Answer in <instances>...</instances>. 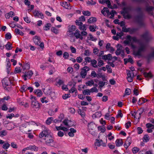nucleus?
<instances>
[{
	"mask_svg": "<svg viewBox=\"0 0 154 154\" xmlns=\"http://www.w3.org/2000/svg\"><path fill=\"white\" fill-rule=\"evenodd\" d=\"M144 15L143 13L137 15L135 17L136 21L141 27H145L146 26V23L143 21Z\"/></svg>",
	"mask_w": 154,
	"mask_h": 154,
	"instance_id": "obj_1",
	"label": "nucleus"
},
{
	"mask_svg": "<svg viewBox=\"0 0 154 154\" xmlns=\"http://www.w3.org/2000/svg\"><path fill=\"white\" fill-rule=\"evenodd\" d=\"M42 131L39 135V137L40 138H42L44 136L45 137L51 135L50 134L51 131L48 128L44 125L42 126Z\"/></svg>",
	"mask_w": 154,
	"mask_h": 154,
	"instance_id": "obj_2",
	"label": "nucleus"
},
{
	"mask_svg": "<svg viewBox=\"0 0 154 154\" xmlns=\"http://www.w3.org/2000/svg\"><path fill=\"white\" fill-rule=\"evenodd\" d=\"M141 37L146 42H149L152 39V35L148 31H146L142 34Z\"/></svg>",
	"mask_w": 154,
	"mask_h": 154,
	"instance_id": "obj_3",
	"label": "nucleus"
},
{
	"mask_svg": "<svg viewBox=\"0 0 154 154\" xmlns=\"http://www.w3.org/2000/svg\"><path fill=\"white\" fill-rule=\"evenodd\" d=\"M44 139L46 144L48 146H54L55 145L53 137L51 135L45 137Z\"/></svg>",
	"mask_w": 154,
	"mask_h": 154,
	"instance_id": "obj_4",
	"label": "nucleus"
},
{
	"mask_svg": "<svg viewBox=\"0 0 154 154\" xmlns=\"http://www.w3.org/2000/svg\"><path fill=\"white\" fill-rule=\"evenodd\" d=\"M146 49L145 46L143 45L138 48L137 51L134 52V54L136 56H141L142 55V52L145 51Z\"/></svg>",
	"mask_w": 154,
	"mask_h": 154,
	"instance_id": "obj_5",
	"label": "nucleus"
},
{
	"mask_svg": "<svg viewBox=\"0 0 154 154\" xmlns=\"http://www.w3.org/2000/svg\"><path fill=\"white\" fill-rule=\"evenodd\" d=\"M138 29L134 28H126L125 26L122 27V31L125 32H129L130 34H132L135 32Z\"/></svg>",
	"mask_w": 154,
	"mask_h": 154,
	"instance_id": "obj_6",
	"label": "nucleus"
},
{
	"mask_svg": "<svg viewBox=\"0 0 154 154\" xmlns=\"http://www.w3.org/2000/svg\"><path fill=\"white\" fill-rule=\"evenodd\" d=\"M2 82L3 85L4 87L6 88L7 87H8L7 88H10L11 85V82L10 79L8 78H4L2 80Z\"/></svg>",
	"mask_w": 154,
	"mask_h": 154,
	"instance_id": "obj_7",
	"label": "nucleus"
},
{
	"mask_svg": "<svg viewBox=\"0 0 154 154\" xmlns=\"http://www.w3.org/2000/svg\"><path fill=\"white\" fill-rule=\"evenodd\" d=\"M127 8L124 7L122 8L123 11H121V14L123 16L124 18L125 19H130L131 17V16L128 14V11H126Z\"/></svg>",
	"mask_w": 154,
	"mask_h": 154,
	"instance_id": "obj_8",
	"label": "nucleus"
},
{
	"mask_svg": "<svg viewBox=\"0 0 154 154\" xmlns=\"http://www.w3.org/2000/svg\"><path fill=\"white\" fill-rule=\"evenodd\" d=\"M90 70L89 68L87 66H84L82 68L80 73L81 76L83 78H85L87 75V72Z\"/></svg>",
	"mask_w": 154,
	"mask_h": 154,
	"instance_id": "obj_9",
	"label": "nucleus"
},
{
	"mask_svg": "<svg viewBox=\"0 0 154 154\" xmlns=\"http://www.w3.org/2000/svg\"><path fill=\"white\" fill-rule=\"evenodd\" d=\"M31 107L33 109H38L40 108V104L36 99L32 100L31 103Z\"/></svg>",
	"mask_w": 154,
	"mask_h": 154,
	"instance_id": "obj_10",
	"label": "nucleus"
},
{
	"mask_svg": "<svg viewBox=\"0 0 154 154\" xmlns=\"http://www.w3.org/2000/svg\"><path fill=\"white\" fill-rule=\"evenodd\" d=\"M128 77L127 78L128 81L129 82H131L133 81L132 78L134 77L133 72L130 71H129L127 72Z\"/></svg>",
	"mask_w": 154,
	"mask_h": 154,
	"instance_id": "obj_11",
	"label": "nucleus"
},
{
	"mask_svg": "<svg viewBox=\"0 0 154 154\" xmlns=\"http://www.w3.org/2000/svg\"><path fill=\"white\" fill-rule=\"evenodd\" d=\"M74 36L75 37L76 39H80L81 40H82L83 39V37H82L80 34V31L78 29H76L75 32H74Z\"/></svg>",
	"mask_w": 154,
	"mask_h": 154,
	"instance_id": "obj_12",
	"label": "nucleus"
},
{
	"mask_svg": "<svg viewBox=\"0 0 154 154\" xmlns=\"http://www.w3.org/2000/svg\"><path fill=\"white\" fill-rule=\"evenodd\" d=\"M33 14L35 17H38L41 18L42 19L44 17L43 14L42 13L39 12L38 11L35 10L33 12Z\"/></svg>",
	"mask_w": 154,
	"mask_h": 154,
	"instance_id": "obj_13",
	"label": "nucleus"
},
{
	"mask_svg": "<svg viewBox=\"0 0 154 154\" xmlns=\"http://www.w3.org/2000/svg\"><path fill=\"white\" fill-rule=\"evenodd\" d=\"M126 39L131 41L132 40L134 42H138V40L136 37L135 36L132 37L130 35H128L126 36Z\"/></svg>",
	"mask_w": 154,
	"mask_h": 154,
	"instance_id": "obj_14",
	"label": "nucleus"
},
{
	"mask_svg": "<svg viewBox=\"0 0 154 154\" xmlns=\"http://www.w3.org/2000/svg\"><path fill=\"white\" fill-rule=\"evenodd\" d=\"M112 58V55L110 54H109L107 55L105 54L102 56V59L105 60H110Z\"/></svg>",
	"mask_w": 154,
	"mask_h": 154,
	"instance_id": "obj_15",
	"label": "nucleus"
},
{
	"mask_svg": "<svg viewBox=\"0 0 154 154\" xmlns=\"http://www.w3.org/2000/svg\"><path fill=\"white\" fill-rule=\"evenodd\" d=\"M33 41L35 45H38L41 42L40 38L37 36H35L33 38Z\"/></svg>",
	"mask_w": 154,
	"mask_h": 154,
	"instance_id": "obj_16",
	"label": "nucleus"
},
{
	"mask_svg": "<svg viewBox=\"0 0 154 154\" xmlns=\"http://www.w3.org/2000/svg\"><path fill=\"white\" fill-rule=\"evenodd\" d=\"M50 70L49 72V74L51 75L56 71L55 68L51 65H49L48 66Z\"/></svg>",
	"mask_w": 154,
	"mask_h": 154,
	"instance_id": "obj_17",
	"label": "nucleus"
},
{
	"mask_svg": "<svg viewBox=\"0 0 154 154\" xmlns=\"http://www.w3.org/2000/svg\"><path fill=\"white\" fill-rule=\"evenodd\" d=\"M154 9V8L152 6H146V10L149 14L151 15H152L153 13L152 12H151V11H152Z\"/></svg>",
	"mask_w": 154,
	"mask_h": 154,
	"instance_id": "obj_18",
	"label": "nucleus"
},
{
	"mask_svg": "<svg viewBox=\"0 0 154 154\" xmlns=\"http://www.w3.org/2000/svg\"><path fill=\"white\" fill-rule=\"evenodd\" d=\"M115 143L116 146L119 147L123 145V142L122 139L120 140L119 139H117L115 142Z\"/></svg>",
	"mask_w": 154,
	"mask_h": 154,
	"instance_id": "obj_19",
	"label": "nucleus"
},
{
	"mask_svg": "<svg viewBox=\"0 0 154 154\" xmlns=\"http://www.w3.org/2000/svg\"><path fill=\"white\" fill-rule=\"evenodd\" d=\"M29 150L30 149L32 151H37L38 149V148L35 145H29L28 146Z\"/></svg>",
	"mask_w": 154,
	"mask_h": 154,
	"instance_id": "obj_20",
	"label": "nucleus"
},
{
	"mask_svg": "<svg viewBox=\"0 0 154 154\" xmlns=\"http://www.w3.org/2000/svg\"><path fill=\"white\" fill-rule=\"evenodd\" d=\"M34 94H36L37 97H40L42 94V92L41 90L36 89L34 91Z\"/></svg>",
	"mask_w": 154,
	"mask_h": 154,
	"instance_id": "obj_21",
	"label": "nucleus"
},
{
	"mask_svg": "<svg viewBox=\"0 0 154 154\" xmlns=\"http://www.w3.org/2000/svg\"><path fill=\"white\" fill-rule=\"evenodd\" d=\"M85 62L82 63V64L84 65H87L88 63H89L91 62V60L90 57H87L85 58Z\"/></svg>",
	"mask_w": 154,
	"mask_h": 154,
	"instance_id": "obj_22",
	"label": "nucleus"
},
{
	"mask_svg": "<svg viewBox=\"0 0 154 154\" xmlns=\"http://www.w3.org/2000/svg\"><path fill=\"white\" fill-rule=\"evenodd\" d=\"M30 67V65L29 63H27L23 64L22 66L23 70V71L25 70L26 69H29Z\"/></svg>",
	"mask_w": 154,
	"mask_h": 154,
	"instance_id": "obj_23",
	"label": "nucleus"
},
{
	"mask_svg": "<svg viewBox=\"0 0 154 154\" xmlns=\"http://www.w3.org/2000/svg\"><path fill=\"white\" fill-rule=\"evenodd\" d=\"M103 143V141L102 140L96 139V142L94 143V144L95 146H100L102 145V144Z\"/></svg>",
	"mask_w": 154,
	"mask_h": 154,
	"instance_id": "obj_24",
	"label": "nucleus"
},
{
	"mask_svg": "<svg viewBox=\"0 0 154 154\" xmlns=\"http://www.w3.org/2000/svg\"><path fill=\"white\" fill-rule=\"evenodd\" d=\"M96 125L93 122H91L88 124V127L89 129L93 130L94 129Z\"/></svg>",
	"mask_w": 154,
	"mask_h": 154,
	"instance_id": "obj_25",
	"label": "nucleus"
},
{
	"mask_svg": "<svg viewBox=\"0 0 154 154\" xmlns=\"http://www.w3.org/2000/svg\"><path fill=\"white\" fill-rule=\"evenodd\" d=\"M6 49L8 50H11L13 47H12V44L10 42H8L7 44L5 45Z\"/></svg>",
	"mask_w": 154,
	"mask_h": 154,
	"instance_id": "obj_26",
	"label": "nucleus"
},
{
	"mask_svg": "<svg viewBox=\"0 0 154 154\" xmlns=\"http://www.w3.org/2000/svg\"><path fill=\"white\" fill-rule=\"evenodd\" d=\"M147 101V100L144 98H140L139 99L138 102V104L139 105H141L142 104L146 102Z\"/></svg>",
	"mask_w": 154,
	"mask_h": 154,
	"instance_id": "obj_27",
	"label": "nucleus"
},
{
	"mask_svg": "<svg viewBox=\"0 0 154 154\" xmlns=\"http://www.w3.org/2000/svg\"><path fill=\"white\" fill-rule=\"evenodd\" d=\"M68 31L70 32H73L74 31H75L76 28L75 26L74 25H72L69 26H68Z\"/></svg>",
	"mask_w": 154,
	"mask_h": 154,
	"instance_id": "obj_28",
	"label": "nucleus"
},
{
	"mask_svg": "<svg viewBox=\"0 0 154 154\" xmlns=\"http://www.w3.org/2000/svg\"><path fill=\"white\" fill-rule=\"evenodd\" d=\"M150 138L148 134L145 135L143 138V140L144 142H147L149 141Z\"/></svg>",
	"mask_w": 154,
	"mask_h": 154,
	"instance_id": "obj_29",
	"label": "nucleus"
},
{
	"mask_svg": "<svg viewBox=\"0 0 154 154\" xmlns=\"http://www.w3.org/2000/svg\"><path fill=\"white\" fill-rule=\"evenodd\" d=\"M105 12H106L108 14L109 13V12L108 8L104 7L101 11V13L104 15L106 14L105 13Z\"/></svg>",
	"mask_w": 154,
	"mask_h": 154,
	"instance_id": "obj_30",
	"label": "nucleus"
},
{
	"mask_svg": "<svg viewBox=\"0 0 154 154\" xmlns=\"http://www.w3.org/2000/svg\"><path fill=\"white\" fill-rule=\"evenodd\" d=\"M97 21V19L96 18L94 17H91L90 18L88 21V22L90 23H92L95 22Z\"/></svg>",
	"mask_w": 154,
	"mask_h": 154,
	"instance_id": "obj_31",
	"label": "nucleus"
},
{
	"mask_svg": "<svg viewBox=\"0 0 154 154\" xmlns=\"http://www.w3.org/2000/svg\"><path fill=\"white\" fill-rule=\"evenodd\" d=\"M51 24L50 23H48L44 26L43 27L44 30L48 31L50 29V28L51 27Z\"/></svg>",
	"mask_w": 154,
	"mask_h": 154,
	"instance_id": "obj_32",
	"label": "nucleus"
},
{
	"mask_svg": "<svg viewBox=\"0 0 154 154\" xmlns=\"http://www.w3.org/2000/svg\"><path fill=\"white\" fill-rule=\"evenodd\" d=\"M15 32L16 33V34L19 35L21 36H23L24 34V33L22 31L17 28L15 29Z\"/></svg>",
	"mask_w": 154,
	"mask_h": 154,
	"instance_id": "obj_33",
	"label": "nucleus"
},
{
	"mask_svg": "<svg viewBox=\"0 0 154 154\" xmlns=\"http://www.w3.org/2000/svg\"><path fill=\"white\" fill-rule=\"evenodd\" d=\"M91 63L92 66L94 67L97 68V66L96 65L97 63V61L95 59L91 60Z\"/></svg>",
	"mask_w": 154,
	"mask_h": 154,
	"instance_id": "obj_34",
	"label": "nucleus"
},
{
	"mask_svg": "<svg viewBox=\"0 0 154 154\" xmlns=\"http://www.w3.org/2000/svg\"><path fill=\"white\" fill-rule=\"evenodd\" d=\"M101 113L100 112H97L94 114H93L92 117H95V118H99L101 116Z\"/></svg>",
	"mask_w": 154,
	"mask_h": 154,
	"instance_id": "obj_35",
	"label": "nucleus"
},
{
	"mask_svg": "<svg viewBox=\"0 0 154 154\" xmlns=\"http://www.w3.org/2000/svg\"><path fill=\"white\" fill-rule=\"evenodd\" d=\"M133 2L142 3H147V0H131Z\"/></svg>",
	"mask_w": 154,
	"mask_h": 154,
	"instance_id": "obj_36",
	"label": "nucleus"
},
{
	"mask_svg": "<svg viewBox=\"0 0 154 154\" xmlns=\"http://www.w3.org/2000/svg\"><path fill=\"white\" fill-rule=\"evenodd\" d=\"M86 84L87 86H91L92 85H94V82L93 80H91L88 81L87 82H86Z\"/></svg>",
	"mask_w": 154,
	"mask_h": 154,
	"instance_id": "obj_37",
	"label": "nucleus"
},
{
	"mask_svg": "<svg viewBox=\"0 0 154 154\" xmlns=\"http://www.w3.org/2000/svg\"><path fill=\"white\" fill-rule=\"evenodd\" d=\"M71 121L70 120H69L68 119H65L63 122V123L64 124V125H65L67 126L68 127H71V126H69L68 125V123L71 122Z\"/></svg>",
	"mask_w": 154,
	"mask_h": 154,
	"instance_id": "obj_38",
	"label": "nucleus"
},
{
	"mask_svg": "<svg viewBox=\"0 0 154 154\" xmlns=\"http://www.w3.org/2000/svg\"><path fill=\"white\" fill-rule=\"evenodd\" d=\"M70 4L69 3H67L66 2H63L62 3V6L66 9H69V7Z\"/></svg>",
	"mask_w": 154,
	"mask_h": 154,
	"instance_id": "obj_39",
	"label": "nucleus"
},
{
	"mask_svg": "<svg viewBox=\"0 0 154 154\" xmlns=\"http://www.w3.org/2000/svg\"><path fill=\"white\" fill-rule=\"evenodd\" d=\"M82 93L84 95H90L91 91L88 89H86L83 91Z\"/></svg>",
	"mask_w": 154,
	"mask_h": 154,
	"instance_id": "obj_40",
	"label": "nucleus"
},
{
	"mask_svg": "<svg viewBox=\"0 0 154 154\" xmlns=\"http://www.w3.org/2000/svg\"><path fill=\"white\" fill-rule=\"evenodd\" d=\"M7 133V131L5 130H3L0 132V136L3 137L6 136Z\"/></svg>",
	"mask_w": 154,
	"mask_h": 154,
	"instance_id": "obj_41",
	"label": "nucleus"
},
{
	"mask_svg": "<svg viewBox=\"0 0 154 154\" xmlns=\"http://www.w3.org/2000/svg\"><path fill=\"white\" fill-rule=\"evenodd\" d=\"M27 85H23L22 87H21L20 89V91L22 92H25L27 89Z\"/></svg>",
	"mask_w": 154,
	"mask_h": 154,
	"instance_id": "obj_42",
	"label": "nucleus"
},
{
	"mask_svg": "<svg viewBox=\"0 0 154 154\" xmlns=\"http://www.w3.org/2000/svg\"><path fill=\"white\" fill-rule=\"evenodd\" d=\"M106 83H107L106 82H103L102 81H99L98 83L99 88L101 89L105 85Z\"/></svg>",
	"mask_w": 154,
	"mask_h": 154,
	"instance_id": "obj_43",
	"label": "nucleus"
},
{
	"mask_svg": "<svg viewBox=\"0 0 154 154\" xmlns=\"http://www.w3.org/2000/svg\"><path fill=\"white\" fill-rule=\"evenodd\" d=\"M3 145L2 146V148L5 149H7L10 146V144L8 143H3Z\"/></svg>",
	"mask_w": 154,
	"mask_h": 154,
	"instance_id": "obj_44",
	"label": "nucleus"
},
{
	"mask_svg": "<svg viewBox=\"0 0 154 154\" xmlns=\"http://www.w3.org/2000/svg\"><path fill=\"white\" fill-rule=\"evenodd\" d=\"M53 118L52 117L48 118L46 121V123L48 125H49L51 123Z\"/></svg>",
	"mask_w": 154,
	"mask_h": 154,
	"instance_id": "obj_45",
	"label": "nucleus"
},
{
	"mask_svg": "<svg viewBox=\"0 0 154 154\" xmlns=\"http://www.w3.org/2000/svg\"><path fill=\"white\" fill-rule=\"evenodd\" d=\"M143 75L145 78L151 77H152V75L151 73H147L144 72L143 73Z\"/></svg>",
	"mask_w": 154,
	"mask_h": 154,
	"instance_id": "obj_46",
	"label": "nucleus"
},
{
	"mask_svg": "<svg viewBox=\"0 0 154 154\" xmlns=\"http://www.w3.org/2000/svg\"><path fill=\"white\" fill-rule=\"evenodd\" d=\"M83 14L87 16H90L91 15V12L89 11H83L82 12Z\"/></svg>",
	"mask_w": 154,
	"mask_h": 154,
	"instance_id": "obj_47",
	"label": "nucleus"
},
{
	"mask_svg": "<svg viewBox=\"0 0 154 154\" xmlns=\"http://www.w3.org/2000/svg\"><path fill=\"white\" fill-rule=\"evenodd\" d=\"M74 32H70L68 31L66 32L67 35L70 37H73L74 36Z\"/></svg>",
	"mask_w": 154,
	"mask_h": 154,
	"instance_id": "obj_48",
	"label": "nucleus"
},
{
	"mask_svg": "<svg viewBox=\"0 0 154 154\" xmlns=\"http://www.w3.org/2000/svg\"><path fill=\"white\" fill-rule=\"evenodd\" d=\"M74 92H75V93H77V90L74 87H72L71 89L69 91V92L70 93H73Z\"/></svg>",
	"mask_w": 154,
	"mask_h": 154,
	"instance_id": "obj_49",
	"label": "nucleus"
},
{
	"mask_svg": "<svg viewBox=\"0 0 154 154\" xmlns=\"http://www.w3.org/2000/svg\"><path fill=\"white\" fill-rule=\"evenodd\" d=\"M21 69L20 67H16L15 69L14 72L15 73H19L21 72Z\"/></svg>",
	"mask_w": 154,
	"mask_h": 154,
	"instance_id": "obj_50",
	"label": "nucleus"
},
{
	"mask_svg": "<svg viewBox=\"0 0 154 154\" xmlns=\"http://www.w3.org/2000/svg\"><path fill=\"white\" fill-rule=\"evenodd\" d=\"M17 102L20 105L23 106L24 105V102L22 101L21 99L20 98L17 99Z\"/></svg>",
	"mask_w": 154,
	"mask_h": 154,
	"instance_id": "obj_51",
	"label": "nucleus"
},
{
	"mask_svg": "<svg viewBox=\"0 0 154 154\" xmlns=\"http://www.w3.org/2000/svg\"><path fill=\"white\" fill-rule=\"evenodd\" d=\"M98 128L99 130L101 131V132L102 133H104L106 130L105 127H103L101 126H98Z\"/></svg>",
	"mask_w": 154,
	"mask_h": 154,
	"instance_id": "obj_52",
	"label": "nucleus"
},
{
	"mask_svg": "<svg viewBox=\"0 0 154 154\" xmlns=\"http://www.w3.org/2000/svg\"><path fill=\"white\" fill-rule=\"evenodd\" d=\"M5 37L8 40L10 39L11 38V34L9 32L7 33L5 35Z\"/></svg>",
	"mask_w": 154,
	"mask_h": 154,
	"instance_id": "obj_53",
	"label": "nucleus"
},
{
	"mask_svg": "<svg viewBox=\"0 0 154 154\" xmlns=\"http://www.w3.org/2000/svg\"><path fill=\"white\" fill-rule=\"evenodd\" d=\"M79 29L81 30H86L87 29V28L85 24L79 27Z\"/></svg>",
	"mask_w": 154,
	"mask_h": 154,
	"instance_id": "obj_54",
	"label": "nucleus"
},
{
	"mask_svg": "<svg viewBox=\"0 0 154 154\" xmlns=\"http://www.w3.org/2000/svg\"><path fill=\"white\" fill-rule=\"evenodd\" d=\"M123 115L122 113L121 110H120L118 111V114L116 115V117L117 118H118L119 117H120L121 118H122L123 116Z\"/></svg>",
	"mask_w": 154,
	"mask_h": 154,
	"instance_id": "obj_55",
	"label": "nucleus"
},
{
	"mask_svg": "<svg viewBox=\"0 0 154 154\" xmlns=\"http://www.w3.org/2000/svg\"><path fill=\"white\" fill-rule=\"evenodd\" d=\"M131 93V90L128 88H126L125 91V93L128 95H130Z\"/></svg>",
	"mask_w": 154,
	"mask_h": 154,
	"instance_id": "obj_56",
	"label": "nucleus"
},
{
	"mask_svg": "<svg viewBox=\"0 0 154 154\" xmlns=\"http://www.w3.org/2000/svg\"><path fill=\"white\" fill-rule=\"evenodd\" d=\"M76 60L77 62L80 63L82 62L83 59L81 57H78L76 58Z\"/></svg>",
	"mask_w": 154,
	"mask_h": 154,
	"instance_id": "obj_57",
	"label": "nucleus"
},
{
	"mask_svg": "<svg viewBox=\"0 0 154 154\" xmlns=\"http://www.w3.org/2000/svg\"><path fill=\"white\" fill-rule=\"evenodd\" d=\"M70 95L69 94H65L64 95H63L62 96V97L63 99L65 100L68 98L70 97Z\"/></svg>",
	"mask_w": 154,
	"mask_h": 154,
	"instance_id": "obj_58",
	"label": "nucleus"
},
{
	"mask_svg": "<svg viewBox=\"0 0 154 154\" xmlns=\"http://www.w3.org/2000/svg\"><path fill=\"white\" fill-rule=\"evenodd\" d=\"M139 149L137 147H134L132 149V152L133 153H136L139 151Z\"/></svg>",
	"mask_w": 154,
	"mask_h": 154,
	"instance_id": "obj_59",
	"label": "nucleus"
},
{
	"mask_svg": "<svg viewBox=\"0 0 154 154\" xmlns=\"http://www.w3.org/2000/svg\"><path fill=\"white\" fill-rule=\"evenodd\" d=\"M8 109V107L7 106V105L5 104H3L2 106V109L3 110L6 111Z\"/></svg>",
	"mask_w": 154,
	"mask_h": 154,
	"instance_id": "obj_60",
	"label": "nucleus"
},
{
	"mask_svg": "<svg viewBox=\"0 0 154 154\" xmlns=\"http://www.w3.org/2000/svg\"><path fill=\"white\" fill-rule=\"evenodd\" d=\"M69 56V54L67 52H65L63 54V57L65 59L68 58Z\"/></svg>",
	"mask_w": 154,
	"mask_h": 154,
	"instance_id": "obj_61",
	"label": "nucleus"
},
{
	"mask_svg": "<svg viewBox=\"0 0 154 154\" xmlns=\"http://www.w3.org/2000/svg\"><path fill=\"white\" fill-rule=\"evenodd\" d=\"M106 68L107 69V71L109 73H111L112 72V70L111 67L109 65H107L106 66Z\"/></svg>",
	"mask_w": 154,
	"mask_h": 154,
	"instance_id": "obj_62",
	"label": "nucleus"
},
{
	"mask_svg": "<svg viewBox=\"0 0 154 154\" xmlns=\"http://www.w3.org/2000/svg\"><path fill=\"white\" fill-rule=\"evenodd\" d=\"M51 30L52 32L54 33L57 34L58 33V30L56 29V28L52 27L51 28Z\"/></svg>",
	"mask_w": 154,
	"mask_h": 154,
	"instance_id": "obj_63",
	"label": "nucleus"
},
{
	"mask_svg": "<svg viewBox=\"0 0 154 154\" xmlns=\"http://www.w3.org/2000/svg\"><path fill=\"white\" fill-rule=\"evenodd\" d=\"M90 54V53L89 52V51L88 50H86L85 51L84 53V55L85 56H89Z\"/></svg>",
	"mask_w": 154,
	"mask_h": 154,
	"instance_id": "obj_64",
	"label": "nucleus"
}]
</instances>
